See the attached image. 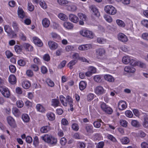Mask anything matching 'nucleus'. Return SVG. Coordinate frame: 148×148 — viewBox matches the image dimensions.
I'll return each instance as SVG.
<instances>
[{"label":"nucleus","mask_w":148,"mask_h":148,"mask_svg":"<svg viewBox=\"0 0 148 148\" xmlns=\"http://www.w3.org/2000/svg\"><path fill=\"white\" fill-rule=\"evenodd\" d=\"M131 124L132 126L136 127H139L140 125V124L139 122L136 120H133L132 121Z\"/></svg>","instance_id":"obj_37"},{"label":"nucleus","mask_w":148,"mask_h":148,"mask_svg":"<svg viewBox=\"0 0 148 148\" xmlns=\"http://www.w3.org/2000/svg\"><path fill=\"white\" fill-rule=\"evenodd\" d=\"M18 64L20 66H24L25 65L26 62L24 60L21 59L18 61Z\"/></svg>","instance_id":"obj_52"},{"label":"nucleus","mask_w":148,"mask_h":148,"mask_svg":"<svg viewBox=\"0 0 148 148\" xmlns=\"http://www.w3.org/2000/svg\"><path fill=\"white\" fill-rule=\"evenodd\" d=\"M12 26L14 29L16 31L18 32L19 30L18 25V23L16 21H13Z\"/></svg>","instance_id":"obj_33"},{"label":"nucleus","mask_w":148,"mask_h":148,"mask_svg":"<svg viewBox=\"0 0 148 148\" xmlns=\"http://www.w3.org/2000/svg\"><path fill=\"white\" fill-rule=\"evenodd\" d=\"M8 36L11 38H15L17 36L16 34L12 30L8 34Z\"/></svg>","instance_id":"obj_36"},{"label":"nucleus","mask_w":148,"mask_h":148,"mask_svg":"<svg viewBox=\"0 0 148 148\" xmlns=\"http://www.w3.org/2000/svg\"><path fill=\"white\" fill-rule=\"evenodd\" d=\"M58 17L61 20L64 21H66L68 19V17L63 13H60L58 15Z\"/></svg>","instance_id":"obj_28"},{"label":"nucleus","mask_w":148,"mask_h":148,"mask_svg":"<svg viewBox=\"0 0 148 148\" xmlns=\"http://www.w3.org/2000/svg\"><path fill=\"white\" fill-rule=\"evenodd\" d=\"M12 112L13 114L16 116H18L20 114V111L17 108H14Z\"/></svg>","instance_id":"obj_41"},{"label":"nucleus","mask_w":148,"mask_h":148,"mask_svg":"<svg viewBox=\"0 0 148 148\" xmlns=\"http://www.w3.org/2000/svg\"><path fill=\"white\" fill-rule=\"evenodd\" d=\"M41 138L45 142L51 144L55 145L56 144L57 142L56 138L51 135L48 134H46L44 136H41Z\"/></svg>","instance_id":"obj_1"},{"label":"nucleus","mask_w":148,"mask_h":148,"mask_svg":"<svg viewBox=\"0 0 148 148\" xmlns=\"http://www.w3.org/2000/svg\"><path fill=\"white\" fill-rule=\"evenodd\" d=\"M42 24L44 27H48L49 25L50 21L48 19L45 18L42 20Z\"/></svg>","instance_id":"obj_21"},{"label":"nucleus","mask_w":148,"mask_h":148,"mask_svg":"<svg viewBox=\"0 0 148 148\" xmlns=\"http://www.w3.org/2000/svg\"><path fill=\"white\" fill-rule=\"evenodd\" d=\"M48 45L49 48L52 50L56 49L58 47V44L53 41H49L48 42Z\"/></svg>","instance_id":"obj_11"},{"label":"nucleus","mask_w":148,"mask_h":148,"mask_svg":"<svg viewBox=\"0 0 148 148\" xmlns=\"http://www.w3.org/2000/svg\"><path fill=\"white\" fill-rule=\"evenodd\" d=\"M9 80L10 82L12 84H16V77L14 75H11L9 76Z\"/></svg>","instance_id":"obj_18"},{"label":"nucleus","mask_w":148,"mask_h":148,"mask_svg":"<svg viewBox=\"0 0 148 148\" xmlns=\"http://www.w3.org/2000/svg\"><path fill=\"white\" fill-rule=\"evenodd\" d=\"M92 48V45L91 44L83 45L79 46L78 49L82 51L87 50Z\"/></svg>","instance_id":"obj_7"},{"label":"nucleus","mask_w":148,"mask_h":148,"mask_svg":"<svg viewBox=\"0 0 148 148\" xmlns=\"http://www.w3.org/2000/svg\"><path fill=\"white\" fill-rule=\"evenodd\" d=\"M30 86V84L29 82H26L23 84V86L25 89H27Z\"/></svg>","instance_id":"obj_53"},{"label":"nucleus","mask_w":148,"mask_h":148,"mask_svg":"<svg viewBox=\"0 0 148 148\" xmlns=\"http://www.w3.org/2000/svg\"><path fill=\"white\" fill-rule=\"evenodd\" d=\"M38 138L37 136H35L34 139L33 144L35 147L38 146L39 144Z\"/></svg>","instance_id":"obj_42"},{"label":"nucleus","mask_w":148,"mask_h":148,"mask_svg":"<svg viewBox=\"0 0 148 148\" xmlns=\"http://www.w3.org/2000/svg\"><path fill=\"white\" fill-rule=\"evenodd\" d=\"M9 67L11 73H14L16 71V69L14 66L13 65H10L9 66Z\"/></svg>","instance_id":"obj_46"},{"label":"nucleus","mask_w":148,"mask_h":148,"mask_svg":"<svg viewBox=\"0 0 148 148\" xmlns=\"http://www.w3.org/2000/svg\"><path fill=\"white\" fill-rule=\"evenodd\" d=\"M103 111L106 113L108 114H110L112 113V110L111 108L108 106L107 107V108H106V109L105 110Z\"/></svg>","instance_id":"obj_45"},{"label":"nucleus","mask_w":148,"mask_h":148,"mask_svg":"<svg viewBox=\"0 0 148 148\" xmlns=\"http://www.w3.org/2000/svg\"><path fill=\"white\" fill-rule=\"evenodd\" d=\"M66 63V61L63 60L61 63L60 64L58 65V68L61 69L64 67L65 66Z\"/></svg>","instance_id":"obj_59"},{"label":"nucleus","mask_w":148,"mask_h":148,"mask_svg":"<svg viewBox=\"0 0 148 148\" xmlns=\"http://www.w3.org/2000/svg\"><path fill=\"white\" fill-rule=\"evenodd\" d=\"M23 47L29 51H32L33 50V47L28 43H25L23 44Z\"/></svg>","instance_id":"obj_23"},{"label":"nucleus","mask_w":148,"mask_h":148,"mask_svg":"<svg viewBox=\"0 0 148 148\" xmlns=\"http://www.w3.org/2000/svg\"><path fill=\"white\" fill-rule=\"evenodd\" d=\"M117 37L118 40L122 42H126L128 40L127 36L122 33H119Z\"/></svg>","instance_id":"obj_6"},{"label":"nucleus","mask_w":148,"mask_h":148,"mask_svg":"<svg viewBox=\"0 0 148 148\" xmlns=\"http://www.w3.org/2000/svg\"><path fill=\"white\" fill-rule=\"evenodd\" d=\"M60 142L62 145H64L67 142V140L65 138L63 137L61 139Z\"/></svg>","instance_id":"obj_54"},{"label":"nucleus","mask_w":148,"mask_h":148,"mask_svg":"<svg viewBox=\"0 0 148 148\" xmlns=\"http://www.w3.org/2000/svg\"><path fill=\"white\" fill-rule=\"evenodd\" d=\"M145 133L142 131H140L137 133V136L138 137L144 138L145 136Z\"/></svg>","instance_id":"obj_48"},{"label":"nucleus","mask_w":148,"mask_h":148,"mask_svg":"<svg viewBox=\"0 0 148 148\" xmlns=\"http://www.w3.org/2000/svg\"><path fill=\"white\" fill-rule=\"evenodd\" d=\"M79 33L81 35L89 39H92L94 36L93 32L88 30H82L80 31Z\"/></svg>","instance_id":"obj_2"},{"label":"nucleus","mask_w":148,"mask_h":148,"mask_svg":"<svg viewBox=\"0 0 148 148\" xmlns=\"http://www.w3.org/2000/svg\"><path fill=\"white\" fill-rule=\"evenodd\" d=\"M57 2L61 5H64L68 3V1L66 0H57Z\"/></svg>","instance_id":"obj_50"},{"label":"nucleus","mask_w":148,"mask_h":148,"mask_svg":"<svg viewBox=\"0 0 148 148\" xmlns=\"http://www.w3.org/2000/svg\"><path fill=\"white\" fill-rule=\"evenodd\" d=\"M59 101L58 99H53L51 100V105L56 107L58 106Z\"/></svg>","instance_id":"obj_29"},{"label":"nucleus","mask_w":148,"mask_h":148,"mask_svg":"<svg viewBox=\"0 0 148 148\" xmlns=\"http://www.w3.org/2000/svg\"><path fill=\"white\" fill-rule=\"evenodd\" d=\"M33 40L35 44L38 46L41 47L43 45V43L37 37H34L33 38Z\"/></svg>","instance_id":"obj_15"},{"label":"nucleus","mask_w":148,"mask_h":148,"mask_svg":"<svg viewBox=\"0 0 148 148\" xmlns=\"http://www.w3.org/2000/svg\"><path fill=\"white\" fill-rule=\"evenodd\" d=\"M4 28L5 30L8 34L12 30L8 25H5Z\"/></svg>","instance_id":"obj_57"},{"label":"nucleus","mask_w":148,"mask_h":148,"mask_svg":"<svg viewBox=\"0 0 148 148\" xmlns=\"http://www.w3.org/2000/svg\"><path fill=\"white\" fill-rule=\"evenodd\" d=\"M124 70L127 73H133L135 71L136 69L135 68L133 67L126 66L125 67Z\"/></svg>","instance_id":"obj_17"},{"label":"nucleus","mask_w":148,"mask_h":148,"mask_svg":"<svg viewBox=\"0 0 148 148\" xmlns=\"http://www.w3.org/2000/svg\"><path fill=\"white\" fill-rule=\"evenodd\" d=\"M116 22L117 24L120 26L122 27H124L125 25V24L122 21L117 19L116 20Z\"/></svg>","instance_id":"obj_39"},{"label":"nucleus","mask_w":148,"mask_h":148,"mask_svg":"<svg viewBox=\"0 0 148 148\" xmlns=\"http://www.w3.org/2000/svg\"><path fill=\"white\" fill-rule=\"evenodd\" d=\"M90 9L92 11V15H94L96 17H98L100 15V13L98 10L94 5H91L89 7Z\"/></svg>","instance_id":"obj_5"},{"label":"nucleus","mask_w":148,"mask_h":148,"mask_svg":"<svg viewBox=\"0 0 148 148\" xmlns=\"http://www.w3.org/2000/svg\"><path fill=\"white\" fill-rule=\"evenodd\" d=\"M105 79L109 82H113L114 81V77L110 75H106L104 76Z\"/></svg>","instance_id":"obj_20"},{"label":"nucleus","mask_w":148,"mask_h":148,"mask_svg":"<svg viewBox=\"0 0 148 148\" xmlns=\"http://www.w3.org/2000/svg\"><path fill=\"white\" fill-rule=\"evenodd\" d=\"M7 122L8 124L11 127H15L16 126L15 122L14 119L10 116L7 118Z\"/></svg>","instance_id":"obj_10"},{"label":"nucleus","mask_w":148,"mask_h":148,"mask_svg":"<svg viewBox=\"0 0 148 148\" xmlns=\"http://www.w3.org/2000/svg\"><path fill=\"white\" fill-rule=\"evenodd\" d=\"M94 79L96 82L100 83L102 81L101 77L99 75H96L94 77Z\"/></svg>","instance_id":"obj_38"},{"label":"nucleus","mask_w":148,"mask_h":148,"mask_svg":"<svg viewBox=\"0 0 148 148\" xmlns=\"http://www.w3.org/2000/svg\"><path fill=\"white\" fill-rule=\"evenodd\" d=\"M0 91L4 97L8 98L10 96L9 91L8 89L5 86H0Z\"/></svg>","instance_id":"obj_4"},{"label":"nucleus","mask_w":148,"mask_h":148,"mask_svg":"<svg viewBox=\"0 0 148 148\" xmlns=\"http://www.w3.org/2000/svg\"><path fill=\"white\" fill-rule=\"evenodd\" d=\"M85 129L86 132L88 134L93 132V127L92 125H87L85 126Z\"/></svg>","instance_id":"obj_22"},{"label":"nucleus","mask_w":148,"mask_h":148,"mask_svg":"<svg viewBox=\"0 0 148 148\" xmlns=\"http://www.w3.org/2000/svg\"><path fill=\"white\" fill-rule=\"evenodd\" d=\"M77 62V60H71L68 63V66L70 69H71L73 68L72 66L75 65Z\"/></svg>","instance_id":"obj_31"},{"label":"nucleus","mask_w":148,"mask_h":148,"mask_svg":"<svg viewBox=\"0 0 148 148\" xmlns=\"http://www.w3.org/2000/svg\"><path fill=\"white\" fill-rule=\"evenodd\" d=\"M47 116L48 119L50 121H53L55 119V114L52 113L47 114Z\"/></svg>","instance_id":"obj_30"},{"label":"nucleus","mask_w":148,"mask_h":148,"mask_svg":"<svg viewBox=\"0 0 148 148\" xmlns=\"http://www.w3.org/2000/svg\"><path fill=\"white\" fill-rule=\"evenodd\" d=\"M16 104L18 107L21 108L23 106V103L22 101L19 100L17 101Z\"/></svg>","instance_id":"obj_62"},{"label":"nucleus","mask_w":148,"mask_h":148,"mask_svg":"<svg viewBox=\"0 0 148 148\" xmlns=\"http://www.w3.org/2000/svg\"><path fill=\"white\" fill-rule=\"evenodd\" d=\"M100 106L101 108L103 111L108 106L105 103L103 102H101Z\"/></svg>","instance_id":"obj_56"},{"label":"nucleus","mask_w":148,"mask_h":148,"mask_svg":"<svg viewBox=\"0 0 148 148\" xmlns=\"http://www.w3.org/2000/svg\"><path fill=\"white\" fill-rule=\"evenodd\" d=\"M141 22L143 26L148 28V20H144L142 21Z\"/></svg>","instance_id":"obj_64"},{"label":"nucleus","mask_w":148,"mask_h":148,"mask_svg":"<svg viewBox=\"0 0 148 148\" xmlns=\"http://www.w3.org/2000/svg\"><path fill=\"white\" fill-rule=\"evenodd\" d=\"M72 128L74 130L77 131L79 129V127L77 124L74 123L72 125Z\"/></svg>","instance_id":"obj_47"},{"label":"nucleus","mask_w":148,"mask_h":148,"mask_svg":"<svg viewBox=\"0 0 148 148\" xmlns=\"http://www.w3.org/2000/svg\"><path fill=\"white\" fill-rule=\"evenodd\" d=\"M18 15L19 17L23 19L25 16V13L21 8H18Z\"/></svg>","instance_id":"obj_16"},{"label":"nucleus","mask_w":148,"mask_h":148,"mask_svg":"<svg viewBox=\"0 0 148 148\" xmlns=\"http://www.w3.org/2000/svg\"><path fill=\"white\" fill-rule=\"evenodd\" d=\"M118 107L119 110H123L125 109L127 107V105L125 101H121L118 104Z\"/></svg>","instance_id":"obj_9"},{"label":"nucleus","mask_w":148,"mask_h":148,"mask_svg":"<svg viewBox=\"0 0 148 148\" xmlns=\"http://www.w3.org/2000/svg\"><path fill=\"white\" fill-rule=\"evenodd\" d=\"M120 123L121 125L125 127H126L127 126V122L125 120H121Z\"/></svg>","instance_id":"obj_55"},{"label":"nucleus","mask_w":148,"mask_h":148,"mask_svg":"<svg viewBox=\"0 0 148 148\" xmlns=\"http://www.w3.org/2000/svg\"><path fill=\"white\" fill-rule=\"evenodd\" d=\"M102 122V121L101 119H99V121H95L93 123L94 126L96 128H99L101 126L100 123Z\"/></svg>","instance_id":"obj_34"},{"label":"nucleus","mask_w":148,"mask_h":148,"mask_svg":"<svg viewBox=\"0 0 148 148\" xmlns=\"http://www.w3.org/2000/svg\"><path fill=\"white\" fill-rule=\"evenodd\" d=\"M104 10L108 14L114 15L116 13V10L113 6L111 5H107L104 7Z\"/></svg>","instance_id":"obj_3"},{"label":"nucleus","mask_w":148,"mask_h":148,"mask_svg":"<svg viewBox=\"0 0 148 148\" xmlns=\"http://www.w3.org/2000/svg\"><path fill=\"white\" fill-rule=\"evenodd\" d=\"M125 115L131 118L132 117L133 114L131 111L130 110H127L125 112Z\"/></svg>","instance_id":"obj_51"},{"label":"nucleus","mask_w":148,"mask_h":148,"mask_svg":"<svg viewBox=\"0 0 148 148\" xmlns=\"http://www.w3.org/2000/svg\"><path fill=\"white\" fill-rule=\"evenodd\" d=\"M95 93L98 95L103 94L105 92L103 88L101 86L97 87L95 88Z\"/></svg>","instance_id":"obj_8"},{"label":"nucleus","mask_w":148,"mask_h":148,"mask_svg":"<svg viewBox=\"0 0 148 148\" xmlns=\"http://www.w3.org/2000/svg\"><path fill=\"white\" fill-rule=\"evenodd\" d=\"M69 18L70 21L75 23H77L78 21V18L73 14L69 15Z\"/></svg>","instance_id":"obj_14"},{"label":"nucleus","mask_w":148,"mask_h":148,"mask_svg":"<svg viewBox=\"0 0 148 148\" xmlns=\"http://www.w3.org/2000/svg\"><path fill=\"white\" fill-rule=\"evenodd\" d=\"M14 49L16 52L18 53L22 50V48L21 46L16 45L14 46Z\"/></svg>","instance_id":"obj_40"},{"label":"nucleus","mask_w":148,"mask_h":148,"mask_svg":"<svg viewBox=\"0 0 148 148\" xmlns=\"http://www.w3.org/2000/svg\"><path fill=\"white\" fill-rule=\"evenodd\" d=\"M78 16L79 18L82 20H86V17L85 14L82 13H80L78 14Z\"/></svg>","instance_id":"obj_44"},{"label":"nucleus","mask_w":148,"mask_h":148,"mask_svg":"<svg viewBox=\"0 0 148 148\" xmlns=\"http://www.w3.org/2000/svg\"><path fill=\"white\" fill-rule=\"evenodd\" d=\"M94 95L92 93H90L87 95V99L88 101H90L94 98Z\"/></svg>","instance_id":"obj_60"},{"label":"nucleus","mask_w":148,"mask_h":148,"mask_svg":"<svg viewBox=\"0 0 148 148\" xmlns=\"http://www.w3.org/2000/svg\"><path fill=\"white\" fill-rule=\"evenodd\" d=\"M66 101L68 102L69 105L71 108L70 110L73 111V101L72 99L69 95L66 97Z\"/></svg>","instance_id":"obj_12"},{"label":"nucleus","mask_w":148,"mask_h":148,"mask_svg":"<svg viewBox=\"0 0 148 148\" xmlns=\"http://www.w3.org/2000/svg\"><path fill=\"white\" fill-rule=\"evenodd\" d=\"M46 82L48 85L51 87H53L54 86V84L53 81L49 79H47Z\"/></svg>","instance_id":"obj_43"},{"label":"nucleus","mask_w":148,"mask_h":148,"mask_svg":"<svg viewBox=\"0 0 148 148\" xmlns=\"http://www.w3.org/2000/svg\"><path fill=\"white\" fill-rule=\"evenodd\" d=\"M49 127L48 126H46L42 127L40 129V131L42 133H46L50 130Z\"/></svg>","instance_id":"obj_35"},{"label":"nucleus","mask_w":148,"mask_h":148,"mask_svg":"<svg viewBox=\"0 0 148 148\" xmlns=\"http://www.w3.org/2000/svg\"><path fill=\"white\" fill-rule=\"evenodd\" d=\"M141 68H145L146 65L145 63L140 61L137 62V65Z\"/></svg>","instance_id":"obj_61"},{"label":"nucleus","mask_w":148,"mask_h":148,"mask_svg":"<svg viewBox=\"0 0 148 148\" xmlns=\"http://www.w3.org/2000/svg\"><path fill=\"white\" fill-rule=\"evenodd\" d=\"M105 53V51L103 48H99L96 50V55L97 57L99 56L101 57Z\"/></svg>","instance_id":"obj_13"},{"label":"nucleus","mask_w":148,"mask_h":148,"mask_svg":"<svg viewBox=\"0 0 148 148\" xmlns=\"http://www.w3.org/2000/svg\"><path fill=\"white\" fill-rule=\"evenodd\" d=\"M130 58L127 56H124L122 59V62L125 64H127L130 62Z\"/></svg>","instance_id":"obj_26"},{"label":"nucleus","mask_w":148,"mask_h":148,"mask_svg":"<svg viewBox=\"0 0 148 148\" xmlns=\"http://www.w3.org/2000/svg\"><path fill=\"white\" fill-rule=\"evenodd\" d=\"M121 141L123 144H127L129 143L130 140L128 138L125 137L121 139Z\"/></svg>","instance_id":"obj_32"},{"label":"nucleus","mask_w":148,"mask_h":148,"mask_svg":"<svg viewBox=\"0 0 148 148\" xmlns=\"http://www.w3.org/2000/svg\"><path fill=\"white\" fill-rule=\"evenodd\" d=\"M22 118L23 121L25 122L26 123L28 122L30 120V118L29 116L28 115L26 114H22Z\"/></svg>","instance_id":"obj_24"},{"label":"nucleus","mask_w":148,"mask_h":148,"mask_svg":"<svg viewBox=\"0 0 148 148\" xmlns=\"http://www.w3.org/2000/svg\"><path fill=\"white\" fill-rule=\"evenodd\" d=\"M147 116V114H145L144 115V121L143 126L145 128L148 127V117Z\"/></svg>","instance_id":"obj_25"},{"label":"nucleus","mask_w":148,"mask_h":148,"mask_svg":"<svg viewBox=\"0 0 148 148\" xmlns=\"http://www.w3.org/2000/svg\"><path fill=\"white\" fill-rule=\"evenodd\" d=\"M64 27L68 29H72L73 28V25L69 22H65L63 24Z\"/></svg>","instance_id":"obj_19"},{"label":"nucleus","mask_w":148,"mask_h":148,"mask_svg":"<svg viewBox=\"0 0 148 148\" xmlns=\"http://www.w3.org/2000/svg\"><path fill=\"white\" fill-rule=\"evenodd\" d=\"M74 48L73 46L68 45L66 46L65 47V49L67 51L69 52L72 51Z\"/></svg>","instance_id":"obj_58"},{"label":"nucleus","mask_w":148,"mask_h":148,"mask_svg":"<svg viewBox=\"0 0 148 148\" xmlns=\"http://www.w3.org/2000/svg\"><path fill=\"white\" fill-rule=\"evenodd\" d=\"M34 6L31 3H28V9L30 11L32 12L34 9Z\"/></svg>","instance_id":"obj_49"},{"label":"nucleus","mask_w":148,"mask_h":148,"mask_svg":"<svg viewBox=\"0 0 148 148\" xmlns=\"http://www.w3.org/2000/svg\"><path fill=\"white\" fill-rule=\"evenodd\" d=\"M86 84L84 81H82L79 84V88L81 90H84L86 88Z\"/></svg>","instance_id":"obj_27"},{"label":"nucleus","mask_w":148,"mask_h":148,"mask_svg":"<svg viewBox=\"0 0 148 148\" xmlns=\"http://www.w3.org/2000/svg\"><path fill=\"white\" fill-rule=\"evenodd\" d=\"M20 38L23 41H25L26 40V36L22 33H21L19 34Z\"/></svg>","instance_id":"obj_63"}]
</instances>
